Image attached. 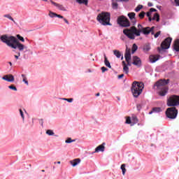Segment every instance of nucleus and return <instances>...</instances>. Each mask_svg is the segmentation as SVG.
<instances>
[{"label":"nucleus","mask_w":179,"mask_h":179,"mask_svg":"<svg viewBox=\"0 0 179 179\" xmlns=\"http://www.w3.org/2000/svg\"><path fill=\"white\" fill-rule=\"evenodd\" d=\"M145 15H146L145 12H141V13H139L138 17H140V19H143V17H145Z\"/></svg>","instance_id":"obj_38"},{"label":"nucleus","mask_w":179,"mask_h":179,"mask_svg":"<svg viewBox=\"0 0 179 179\" xmlns=\"http://www.w3.org/2000/svg\"><path fill=\"white\" fill-rule=\"evenodd\" d=\"M173 50H175V51H176L177 52H179V39L175 41V43L173 45Z\"/></svg>","instance_id":"obj_21"},{"label":"nucleus","mask_w":179,"mask_h":179,"mask_svg":"<svg viewBox=\"0 0 179 179\" xmlns=\"http://www.w3.org/2000/svg\"><path fill=\"white\" fill-rule=\"evenodd\" d=\"M161 34V31H159L158 32H157L155 34H154L153 36H155V38H157V37H159V35Z\"/></svg>","instance_id":"obj_42"},{"label":"nucleus","mask_w":179,"mask_h":179,"mask_svg":"<svg viewBox=\"0 0 179 179\" xmlns=\"http://www.w3.org/2000/svg\"><path fill=\"white\" fill-rule=\"evenodd\" d=\"M88 72L92 73V70L90 69H88Z\"/></svg>","instance_id":"obj_62"},{"label":"nucleus","mask_w":179,"mask_h":179,"mask_svg":"<svg viewBox=\"0 0 179 179\" xmlns=\"http://www.w3.org/2000/svg\"><path fill=\"white\" fill-rule=\"evenodd\" d=\"M113 54L117 58H121L122 60L124 59V55L120 50H113Z\"/></svg>","instance_id":"obj_14"},{"label":"nucleus","mask_w":179,"mask_h":179,"mask_svg":"<svg viewBox=\"0 0 179 179\" xmlns=\"http://www.w3.org/2000/svg\"><path fill=\"white\" fill-rule=\"evenodd\" d=\"M122 65H123V71L124 72H125L126 73H128L129 72V67H128V65H127V63H125V62H122Z\"/></svg>","instance_id":"obj_20"},{"label":"nucleus","mask_w":179,"mask_h":179,"mask_svg":"<svg viewBox=\"0 0 179 179\" xmlns=\"http://www.w3.org/2000/svg\"><path fill=\"white\" fill-rule=\"evenodd\" d=\"M124 58L126 62L131 61V52L129 50H126Z\"/></svg>","instance_id":"obj_17"},{"label":"nucleus","mask_w":179,"mask_h":179,"mask_svg":"<svg viewBox=\"0 0 179 179\" xmlns=\"http://www.w3.org/2000/svg\"><path fill=\"white\" fill-rule=\"evenodd\" d=\"M170 80H158L155 85V87H157V92L159 96H164L167 94L168 90L166 87V85H169Z\"/></svg>","instance_id":"obj_3"},{"label":"nucleus","mask_w":179,"mask_h":179,"mask_svg":"<svg viewBox=\"0 0 179 179\" xmlns=\"http://www.w3.org/2000/svg\"><path fill=\"white\" fill-rule=\"evenodd\" d=\"M152 20H157V22H159L160 21V16L159 15V14L155 13L152 17Z\"/></svg>","instance_id":"obj_29"},{"label":"nucleus","mask_w":179,"mask_h":179,"mask_svg":"<svg viewBox=\"0 0 179 179\" xmlns=\"http://www.w3.org/2000/svg\"><path fill=\"white\" fill-rule=\"evenodd\" d=\"M0 40L1 43L6 44L8 47L13 48V50H18L20 52H27V51H29V50H27V47L20 43L19 40H17V38L13 36L4 34L0 36Z\"/></svg>","instance_id":"obj_2"},{"label":"nucleus","mask_w":179,"mask_h":179,"mask_svg":"<svg viewBox=\"0 0 179 179\" xmlns=\"http://www.w3.org/2000/svg\"><path fill=\"white\" fill-rule=\"evenodd\" d=\"M150 12L152 13V12H157V10L156 8H151L150 9Z\"/></svg>","instance_id":"obj_43"},{"label":"nucleus","mask_w":179,"mask_h":179,"mask_svg":"<svg viewBox=\"0 0 179 179\" xmlns=\"http://www.w3.org/2000/svg\"><path fill=\"white\" fill-rule=\"evenodd\" d=\"M148 20H149V22H152V20H153V18L148 17Z\"/></svg>","instance_id":"obj_53"},{"label":"nucleus","mask_w":179,"mask_h":179,"mask_svg":"<svg viewBox=\"0 0 179 179\" xmlns=\"http://www.w3.org/2000/svg\"><path fill=\"white\" fill-rule=\"evenodd\" d=\"M57 17H59V19H64V16L61 15H57Z\"/></svg>","instance_id":"obj_47"},{"label":"nucleus","mask_w":179,"mask_h":179,"mask_svg":"<svg viewBox=\"0 0 179 179\" xmlns=\"http://www.w3.org/2000/svg\"><path fill=\"white\" fill-rule=\"evenodd\" d=\"M17 38L20 40V41H22V43H24V38H23L22 36L20 34L17 35Z\"/></svg>","instance_id":"obj_34"},{"label":"nucleus","mask_w":179,"mask_h":179,"mask_svg":"<svg viewBox=\"0 0 179 179\" xmlns=\"http://www.w3.org/2000/svg\"><path fill=\"white\" fill-rule=\"evenodd\" d=\"M155 27H146L140 29H137L135 26L131 27L129 29H125L123 30V34L128 37L129 40H135V37H139L141 33H143L144 36H148V34H155Z\"/></svg>","instance_id":"obj_1"},{"label":"nucleus","mask_w":179,"mask_h":179,"mask_svg":"<svg viewBox=\"0 0 179 179\" xmlns=\"http://www.w3.org/2000/svg\"><path fill=\"white\" fill-rule=\"evenodd\" d=\"M175 3L177 6H179V0H175Z\"/></svg>","instance_id":"obj_50"},{"label":"nucleus","mask_w":179,"mask_h":179,"mask_svg":"<svg viewBox=\"0 0 179 179\" xmlns=\"http://www.w3.org/2000/svg\"><path fill=\"white\" fill-rule=\"evenodd\" d=\"M116 2H122V0H115Z\"/></svg>","instance_id":"obj_59"},{"label":"nucleus","mask_w":179,"mask_h":179,"mask_svg":"<svg viewBox=\"0 0 179 179\" xmlns=\"http://www.w3.org/2000/svg\"><path fill=\"white\" fill-rule=\"evenodd\" d=\"M130 60H128V62H127V66H131V62H129Z\"/></svg>","instance_id":"obj_51"},{"label":"nucleus","mask_w":179,"mask_h":179,"mask_svg":"<svg viewBox=\"0 0 179 179\" xmlns=\"http://www.w3.org/2000/svg\"><path fill=\"white\" fill-rule=\"evenodd\" d=\"M148 6H153V3H150V2H149V3H148Z\"/></svg>","instance_id":"obj_52"},{"label":"nucleus","mask_w":179,"mask_h":179,"mask_svg":"<svg viewBox=\"0 0 179 179\" xmlns=\"http://www.w3.org/2000/svg\"><path fill=\"white\" fill-rule=\"evenodd\" d=\"M132 64L136 66H141V65H142V61L141 60V58L138 57V56H134Z\"/></svg>","instance_id":"obj_11"},{"label":"nucleus","mask_w":179,"mask_h":179,"mask_svg":"<svg viewBox=\"0 0 179 179\" xmlns=\"http://www.w3.org/2000/svg\"><path fill=\"white\" fill-rule=\"evenodd\" d=\"M79 163H80V159H75L70 161V164H71V166H73V167H76V166H78Z\"/></svg>","instance_id":"obj_16"},{"label":"nucleus","mask_w":179,"mask_h":179,"mask_svg":"<svg viewBox=\"0 0 179 179\" xmlns=\"http://www.w3.org/2000/svg\"><path fill=\"white\" fill-rule=\"evenodd\" d=\"M96 20L103 26H111L110 23V13H101L96 17Z\"/></svg>","instance_id":"obj_5"},{"label":"nucleus","mask_w":179,"mask_h":179,"mask_svg":"<svg viewBox=\"0 0 179 179\" xmlns=\"http://www.w3.org/2000/svg\"><path fill=\"white\" fill-rule=\"evenodd\" d=\"M16 54L17 55V57H20V52H16Z\"/></svg>","instance_id":"obj_54"},{"label":"nucleus","mask_w":179,"mask_h":179,"mask_svg":"<svg viewBox=\"0 0 179 179\" xmlns=\"http://www.w3.org/2000/svg\"><path fill=\"white\" fill-rule=\"evenodd\" d=\"M103 57H104V64H105L106 66L111 69V64H110V62L107 59V56L106 55H104Z\"/></svg>","instance_id":"obj_22"},{"label":"nucleus","mask_w":179,"mask_h":179,"mask_svg":"<svg viewBox=\"0 0 179 179\" xmlns=\"http://www.w3.org/2000/svg\"><path fill=\"white\" fill-rule=\"evenodd\" d=\"M8 89H10V90H14V92H17V88H16V87L14 85H9Z\"/></svg>","instance_id":"obj_36"},{"label":"nucleus","mask_w":179,"mask_h":179,"mask_svg":"<svg viewBox=\"0 0 179 179\" xmlns=\"http://www.w3.org/2000/svg\"><path fill=\"white\" fill-rule=\"evenodd\" d=\"M125 167H126L125 164H122L121 167H120V169L122 171V175L123 176H125V173H127V169H125Z\"/></svg>","instance_id":"obj_27"},{"label":"nucleus","mask_w":179,"mask_h":179,"mask_svg":"<svg viewBox=\"0 0 179 179\" xmlns=\"http://www.w3.org/2000/svg\"><path fill=\"white\" fill-rule=\"evenodd\" d=\"M143 8V6L142 5H138L136 8H135V12H139L141 9Z\"/></svg>","instance_id":"obj_37"},{"label":"nucleus","mask_w":179,"mask_h":179,"mask_svg":"<svg viewBox=\"0 0 179 179\" xmlns=\"http://www.w3.org/2000/svg\"><path fill=\"white\" fill-rule=\"evenodd\" d=\"M159 61V58L155 55L150 56V62L151 64H155V62H157Z\"/></svg>","instance_id":"obj_18"},{"label":"nucleus","mask_w":179,"mask_h":179,"mask_svg":"<svg viewBox=\"0 0 179 179\" xmlns=\"http://www.w3.org/2000/svg\"><path fill=\"white\" fill-rule=\"evenodd\" d=\"M178 114V110H177L176 107L168 108L166 111V117L171 120H176V118H177Z\"/></svg>","instance_id":"obj_7"},{"label":"nucleus","mask_w":179,"mask_h":179,"mask_svg":"<svg viewBox=\"0 0 179 179\" xmlns=\"http://www.w3.org/2000/svg\"><path fill=\"white\" fill-rule=\"evenodd\" d=\"M121 40H122V41H124V40H125V36H121Z\"/></svg>","instance_id":"obj_55"},{"label":"nucleus","mask_w":179,"mask_h":179,"mask_svg":"<svg viewBox=\"0 0 179 179\" xmlns=\"http://www.w3.org/2000/svg\"><path fill=\"white\" fill-rule=\"evenodd\" d=\"M49 16H50V17H52V18L57 17V14L52 11H49Z\"/></svg>","instance_id":"obj_32"},{"label":"nucleus","mask_w":179,"mask_h":179,"mask_svg":"<svg viewBox=\"0 0 179 179\" xmlns=\"http://www.w3.org/2000/svg\"><path fill=\"white\" fill-rule=\"evenodd\" d=\"M158 50H159V52H161L162 49H160V48H158Z\"/></svg>","instance_id":"obj_63"},{"label":"nucleus","mask_w":179,"mask_h":179,"mask_svg":"<svg viewBox=\"0 0 179 179\" xmlns=\"http://www.w3.org/2000/svg\"><path fill=\"white\" fill-rule=\"evenodd\" d=\"M72 142H75V140H72L71 138H68L65 141V143H72Z\"/></svg>","instance_id":"obj_35"},{"label":"nucleus","mask_w":179,"mask_h":179,"mask_svg":"<svg viewBox=\"0 0 179 179\" xmlns=\"http://www.w3.org/2000/svg\"><path fill=\"white\" fill-rule=\"evenodd\" d=\"M118 79H122V78H124V74H121L118 76Z\"/></svg>","instance_id":"obj_48"},{"label":"nucleus","mask_w":179,"mask_h":179,"mask_svg":"<svg viewBox=\"0 0 179 179\" xmlns=\"http://www.w3.org/2000/svg\"><path fill=\"white\" fill-rule=\"evenodd\" d=\"M50 2L52 5L56 6V8H57L59 10H63V12H66V8H65L63 5L55 3L52 0H50Z\"/></svg>","instance_id":"obj_13"},{"label":"nucleus","mask_w":179,"mask_h":179,"mask_svg":"<svg viewBox=\"0 0 179 179\" xmlns=\"http://www.w3.org/2000/svg\"><path fill=\"white\" fill-rule=\"evenodd\" d=\"M137 50H138V45H136V44L135 43L133 44L132 50H131L132 54H134Z\"/></svg>","instance_id":"obj_31"},{"label":"nucleus","mask_w":179,"mask_h":179,"mask_svg":"<svg viewBox=\"0 0 179 179\" xmlns=\"http://www.w3.org/2000/svg\"><path fill=\"white\" fill-rule=\"evenodd\" d=\"M150 43H147L144 45L143 50L144 52H149V51H150Z\"/></svg>","instance_id":"obj_19"},{"label":"nucleus","mask_w":179,"mask_h":179,"mask_svg":"<svg viewBox=\"0 0 179 179\" xmlns=\"http://www.w3.org/2000/svg\"><path fill=\"white\" fill-rule=\"evenodd\" d=\"M20 114L22 118V120L24 121V114L23 113V110H22V109H20Z\"/></svg>","instance_id":"obj_40"},{"label":"nucleus","mask_w":179,"mask_h":179,"mask_svg":"<svg viewBox=\"0 0 179 179\" xmlns=\"http://www.w3.org/2000/svg\"><path fill=\"white\" fill-rule=\"evenodd\" d=\"M131 121L133 122L131 125H134V124H138V117H136V116H132Z\"/></svg>","instance_id":"obj_30"},{"label":"nucleus","mask_w":179,"mask_h":179,"mask_svg":"<svg viewBox=\"0 0 179 179\" xmlns=\"http://www.w3.org/2000/svg\"><path fill=\"white\" fill-rule=\"evenodd\" d=\"M104 145H106V143H103L101 145L97 146L95 148V152H96V153H99V152H104Z\"/></svg>","instance_id":"obj_15"},{"label":"nucleus","mask_w":179,"mask_h":179,"mask_svg":"<svg viewBox=\"0 0 179 179\" xmlns=\"http://www.w3.org/2000/svg\"><path fill=\"white\" fill-rule=\"evenodd\" d=\"M14 57H15V59H19V56L15 55Z\"/></svg>","instance_id":"obj_56"},{"label":"nucleus","mask_w":179,"mask_h":179,"mask_svg":"<svg viewBox=\"0 0 179 179\" xmlns=\"http://www.w3.org/2000/svg\"><path fill=\"white\" fill-rule=\"evenodd\" d=\"M63 20L65 22V23H66V24H69V22H68V20H66V18H63Z\"/></svg>","instance_id":"obj_49"},{"label":"nucleus","mask_w":179,"mask_h":179,"mask_svg":"<svg viewBox=\"0 0 179 179\" xmlns=\"http://www.w3.org/2000/svg\"><path fill=\"white\" fill-rule=\"evenodd\" d=\"M138 30H140V29H144L145 27H143V26H142V24H138Z\"/></svg>","instance_id":"obj_44"},{"label":"nucleus","mask_w":179,"mask_h":179,"mask_svg":"<svg viewBox=\"0 0 179 179\" xmlns=\"http://www.w3.org/2000/svg\"><path fill=\"white\" fill-rule=\"evenodd\" d=\"M8 64L10 66H12V62H9Z\"/></svg>","instance_id":"obj_61"},{"label":"nucleus","mask_w":179,"mask_h":179,"mask_svg":"<svg viewBox=\"0 0 179 179\" xmlns=\"http://www.w3.org/2000/svg\"><path fill=\"white\" fill-rule=\"evenodd\" d=\"M46 134L49 136H55L56 138H58V135H55V133H54V131L51 129H48L46 131Z\"/></svg>","instance_id":"obj_23"},{"label":"nucleus","mask_w":179,"mask_h":179,"mask_svg":"<svg viewBox=\"0 0 179 179\" xmlns=\"http://www.w3.org/2000/svg\"><path fill=\"white\" fill-rule=\"evenodd\" d=\"M168 107H176L179 106V96L171 95L167 100Z\"/></svg>","instance_id":"obj_6"},{"label":"nucleus","mask_w":179,"mask_h":179,"mask_svg":"<svg viewBox=\"0 0 179 179\" xmlns=\"http://www.w3.org/2000/svg\"><path fill=\"white\" fill-rule=\"evenodd\" d=\"M171 41H173V38L170 37L166 38L161 44L162 50H169V48H170Z\"/></svg>","instance_id":"obj_9"},{"label":"nucleus","mask_w":179,"mask_h":179,"mask_svg":"<svg viewBox=\"0 0 179 179\" xmlns=\"http://www.w3.org/2000/svg\"><path fill=\"white\" fill-rule=\"evenodd\" d=\"M78 3H80V5H82L83 3L84 5H87L89 0H76Z\"/></svg>","instance_id":"obj_26"},{"label":"nucleus","mask_w":179,"mask_h":179,"mask_svg":"<svg viewBox=\"0 0 179 179\" xmlns=\"http://www.w3.org/2000/svg\"><path fill=\"white\" fill-rule=\"evenodd\" d=\"M3 80H6V82H10L13 83L15 82V76L12 74L5 75L2 77Z\"/></svg>","instance_id":"obj_10"},{"label":"nucleus","mask_w":179,"mask_h":179,"mask_svg":"<svg viewBox=\"0 0 179 179\" xmlns=\"http://www.w3.org/2000/svg\"><path fill=\"white\" fill-rule=\"evenodd\" d=\"M57 164H61V162H57Z\"/></svg>","instance_id":"obj_64"},{"label":"nucleus","mask_w":179,"mask_h":179,"mask_svg":"<svg viewBox=\"0 0 179 179\" xmlns=\"http://www.w3.org/2000/svg\"><path fill=\"white\" fill-rule=\"evenodd\" d=\"M96 97H99V96H100V93L96 94Z\"/></svg>","instance_id":"obj_60"},{"label":"nucleus","mask_w":179,"mask_h":179,"mask_svg":"<svg viewBox=\"0 0 179 179\" xmlns=\"http://www.w3.org/2000/svg\"><path fill=\"white\" fill-rule=\"evenodd\" d=\"M162 111V108H153L151 111L149 112V115L153 114V113H160Z\"/></svg>","instance_id":"obj_24"},{"label":"nucleus","mask_w":179,"mask_h":179,"mask_svg":"<svg viewBox=\"0 0 179 179\" xmlns=\"http://www.w3.org/2000/svg\"><path fill=\"white\" fill-rule=\"evenodd\" d=\"M21 76L22 78H23L22 82H24V83H25L27 86H29V81H27V78H26V76L24 74H22Z\"/></svg>","instance_id":"obj_28"},{"label":"nucleus","mask_w":179,"mask_h":179,"mask_svg":"<svg viewBox=\"0 0 179 179\" xmlns=\"http://www.w3.org/2000/svg\"><path fill=\"white\" fill-rule=\"evenodd\" d=\"M129 0H122V2H128Z\"/></svg>","instance_id":"obj_58"},{"label":"nucleus","mask_w":179,"mask_h":179,"mask_svg":"<svg viewBox=\"0 0 179 179\" xmlns=\"http://www.w3.org/2000/svg\"><path fill=\"white\" fill-rule=\"evenodd\" d=\"M126 124H132V120L130 117H128L126 120Z\"/></svg>","instance_id":"obj_39"},{"label":"nucleus","mask_w":179,"mask_h":179,"mask_svg":"<svg viewBox=\"0 0 179 179\" xmlns=\"http://www.w3.org/2000/svg\"><path fill=\"white\" fill-rule=\"evenodd\" d=\"M127 16H129V19H130L132 25L135 26L136 24V19L135 18L136 14L135 13H129L127 14Z\"/></svg>","instance_id":"obj_12"},{"label":"nucleus","mask_w":179,"mask_h":179,"mask_svg":"<svg viewBox=\"0 0 179 179\" xmlns=\"http://www.w3.org/2000/svg\"><path fill=\"white\" fill-rule=\"evenodd\" d=\"M3 17H7V19H9L10 20H11L12 22H13L15 23V20H13V17H12V16H10V15H9V14L4 15Z\"/></svg>","instance_id":"obj_33"},{"label":"nucleus","mask_w":179,"mask_h":179,"mask_svg":"<svg viewBox=\"0 0 179 179\" xmlns=\"http://www.w3.org/2000/svg\"><path fill=\"white\" fill-rule=\"evenodd\" d=\"M117 24L121 27H129V26H131L129 20H128V18L125 17L124 15L117 17Z\"/></svg>","instance_id":"obj_8"},{"label":"nucleus","mask_w":179,"mask_h":179,"mask_svg":"<svg viewBox=\"0 0 179 179\" xmlns=\"http://www.w3.org/2000/svg\"><path fill=\"white\" fill-rule=\"evenodd\" d=\"M112 8L113 9H118V3L115 0H112Z\"/></svg>","instance_id":"obj_25"},{"label":"nucleus","mask_w":179,"mask_h":179,"mask_svg":"<svg viewBox=\"0 0 179 179\" xmlns=\"http://www.w3.org/2000/svg\"><path fill=\"white\" fill-rule=\"evenodd\" d=\"M101 70L102 71V73H104V72L108 71V69L106 68L105 66H103L101 68Z\"/></svg>","instance_id":"obj_41"},{"label":"nucleus","mask_w":179,"mask_h":179,"mask_svg":"<svg viewBox=\"0 0 179 179\" xmlns=\"http://www.w3.org/2000/svg\"><path fill=\"white\" fill-rule=\"evenodd\" d=\"M145 88V84L142 82L134 81L131 85V93L136 99L139 97L141 94H142V92H143V89Z\"/></svg>","instance_id":"obj_4"},{"label":"nucleus","mask_w":179,"mask_h":179,"mask_svg":"<svg viewBox=\"0 0 179 179\" xmlns=\"http://www.w3.org/2000/svg\"><path fill=\"white\" fill-rule=\"evenodd\" d=\"M148 17H150V15H152V13L150 11V12H147L146 13Z\"/></svg>","instance_id":"obj_46"},{"label":"nucleus","mask_w":179,"mask_h":179,"mask_svg":"<svg viewBox=\"0 0 179 179\" xmlns=\"http://www.w3.org/2000/svg\"><path fill=\"white\" fill-rule=\"evenodd\" d=\"M62 100H64L65 101H68V99L66 98H63Z\"/></svg>","instance_id":"obj_57"},{"label":"nucleus","mask_w":179,"mask_h":179,"mask_svg":"<svg viewBox=\"0 0 179 179\" xmlns=\"http://www.w3.org/2000/svg\"><path fill=\"white\" fill-rule=\"evenodd\" d=\"M67 101H68L69 103H72V101H73V99H72V98L67 99Z\"/></svg>","instance_id":"obj_45"}]
</instances>
